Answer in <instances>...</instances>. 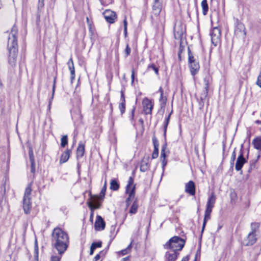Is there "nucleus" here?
<instances>
[{
  "mask_svg": "<svg viewBox=\"0 0 261 261\" xmlns=\"http://www.w3.org/2000/svg\"><path fill=\"white\" fill-rule=\"evenodd\" d=\"M51 239L52 246L58 251L59 254L62 255L69 247V234L67 231L59 226L53 229Z\"/></svg>",
  "mask_w": 261,
  "mask_h": 261,
  "instance_id": "f257e3e1",
  "label": "nucleus"
},
{
  "mask_svg": "<svg viewBox=\"0 0 261 261\" xmlns=\"http://www.w3.org/2000/svg\"><path fill=\"white\" fill-rule=\"evenodd\" d=\"M18 29L16 24L11 28V32L8 37L7 49L8 50V61L12 66H15L17 62L18 53L17 43Z\"/></svg>",
  "mask_w": 261,
  "mask_h": 261,
  "instance_id": "f03ea898",
  "label": "nucleus"
},
{
  "mask_svg": "<svg viewBox=\"0 0 261 261\" xmlns=\"http://www.w3.org/2000/svg\"><path fill=\"white\" fill-rule=\"evenodd\" d=\"M188 51V65L191 75L194 79L196 75L199 73L200 65L198 56L192 53L189 47L187 48Z\"/></svg>",
  "mask_w": 261,
  "mask_h": 261,
  "instance_id": "7ed1b4c3",
  "label": "nucleus"
},
{
  "mask_svg": "<svg viewBox=\"0 0 261 261\" xmlns=\"http://www.w3.org/2000/svg\"><path fill=\"white\" fill-rule=\"evenodd\" d=\"M216 198L217 197L214 192H212L208 197L206 204V208L204 211L201 233H203L207 221L211 219V213L212 212L213 208L215 206Z\"/></svg>",
  "mask_w": 261,
  "mask_h": 261,
  "instance_id": "20e7f679",
  "label": "nucleus"
},
{
  "mask_svg": "<svg viewBox=\"0 0 261 261\" xmlns=\"http://www.w3.org/2000/svg\"><path fill=\"white\" fill-rule=\"evenodd\" d=\"M260 226L259 222H253L250 223L251 231L244 239L243 243L246 246H252L257 242L258 240L257 232Z\"/></svg>",
  "mask_w": 261,
  "mask_h": 261,
  "instance_id": "39448f33",
  "label": "nucleus"
},
{
  "mask_svg": "<svg viewBox=\"0 0 261 261\" xmlns=\"http://www.w3.org/2000/svg\"><path fill=\"white\" fill-rule=\"evenodd\" d=\"M185 241L178 236H174L170 239L163 247L165 249H170L171 251L179 252L184 248Z\"/></svg>",
  "mask_w": 261,
  "mask_h": 261,
  "instance_id": "423d86ee",
  "label": "nucleus"
},
{
  "mask_svg": "<svg viewBox=\"0 0 261 261\" xmlns=\"http://www.w3.org/2000/svg\"><path fill=\"white\" fill-rule=\"evenodd\" d=\"M125 193L127 195L125 200L126 207H128L131 202L135 199L136 184H134V176H130L125 188Z\"/></svg>",
  "mask_w": 261,
  "mask_h": 261,
  "instance_id": "0eeeda50",
  "label": "nucleus"
},
{
  "mask_svg": "<svg viewBox=\"0 0 261 261\" xmlns=\"http://www.w3.org/2000/svg\"><path fill=\"white\" fill-rule=\"evenodd\" d=\"M89 197L87 202L89 208L93 207L95 210L100 209L104 199L97 194H92L91 190L89 191Z\"/></svg>",
  "mask_w": 261,
  "mask_h": 261,
  "instance_id": "6e6552de",
  "label": "nucleus"
},
{
  "mask_svg": "<svg viewBox=\"0 0 261 261\" xmlns=\"http://www.w3.org/2000/svg\"><path fill=\"white\" fill-rule=\"evenodd\" d=\"M141 105L142 113L145 115H149L151 119L154 106V100L145 97L142 100Z\"/></svg>",
  "mask_w": 261,
  "mask_h": 261,
  "instance_id": "1a4fd4ad",
  "label": "nucleus"
},
{
  "mask_svg": "<svg viewBox=\"0 0 261 261\" xmlns=\"http://www.w3.org/2000/svg\"><path fill=\"white\" fill-rule=\"evenodd\" d=\"M174 38L178 41L186 40V28L181 23L175 24L173 30Z\"/></svg>",
  "mask_w": 261,
  "mask_h": 261,
  "instance_id": "9d476101",
  "label": "nucleus"
},
{
  "mask_svg": "<svg viewBox=\"0 0 261 261\" xmlns=\"http://www.w3.org/2000/svg\"><path fill=\"white\" fill-rule=\"evenodd\" d=\"M163 9V3H152L150 18L152 23L160 20V14Z\"/></svg>",
  "mask_w": 261,
  "mask_h": 261,
  "instance_id": "9b49d317",
  "label": "nucleus"
},
{
  "mask_svg": "<svg viewBox=\"0 0 261 261\" xmlns=\"http://www.w3.org/2000/svg\"><path fill=\"white\" fill-rule=\"evenodd\" d=\"M204 85L203 90V96L200 97L201 102L200 103L201 107L204 106V100L206 98L210 88V85L212 83L213 78L211 75L207 74L205 76L203 80Z\"/></svg>",
  "mask_w": 261,
  "mask_h": 261,
  "instance_id": "f8f14e48",
  "label": "nucleus"
},
{
  "mask_svg": "<svg viewBox=\"0 0 261 261\" xmlns=\"http://www.w3.org/2000/svg\"><path fill=\"white\" fill-rule=\"evenodd\" d=\"M212 43L217 46L221 41V30L220 27H214L210 33Z\"/></svg>",
  "mask_w": 261,
  "mask_h": 261,
  "instance_id": "ddd939ff",
  "label": "nucleus"
},
{
  "mask_svg": "<svg viewBox=\"0 0 261 261\" xmlns=\"http://www.w3.org/2000/svg\"><path fill=\"white\" fill-rule=\"evenodd\" d=\"M234 34L238 37L245 38L247 34L246 28L243 23L237 20L235 28H234Z\"/></svg>",
  "mask_w": 261,
  "mask_h": 261,
  "instance_id": "4468645a",
  "label": "nucleus"
},
{
  "mask_svg": "<svg viewBox=\"0 0 261 261\" xmlns=\"http://www.w3.org/2000/svg\"><path fill=\"white\" fill-rule=\"evenodd\" d=\"M103 15L108 23L110 24L114 23L117 18L116 13L110 9H107L103 12Z\"/></svg>",
  "mask_w": 261,
  "mask_h": 261,
  "instance_id": "2eb2a0df",
  "label": "nucleus"
},
{
  "mask_svg": "<svg viewBox=\"0 0 261 261\" xmlns=\"http://www.w3.org/2000/svg\"><path fill=\"white\" fill-rule=\"evenodd\" d=\"M106 228V222L100 215H97L94 223V229L96 231H102Z\"/></svg>",
  "mask_w": 261,
  "mask_h": 261,
  "instance_id": "dca6fc26",
  "label": "nucleus"
},
{
  "mask_svg": "<svg viewBox=\"0 0 261 261\" xmlns=\"http://www.w3.org/2000/svg\"><path fill=\"white\" fill-rule=\"evenodd\" d=\"M158 92L160 93L159 101L160 108L164 111L168 100L167 96L164 95V89L161 86L159 87Z\"/></svg>",
  "mask_w": 261,
  "mask_h": 261,
  "instance_id": "f3484780",
  "label": "nucleus"
},
{
  "mask_svg": "<svg viewBox=\"0 0 261 261\" xmlns=\"http://www.w3.org/2000/svg\"><path fill=\"white\" fill-rule=\"evenodd\" d=\"M247 162V160H246L243 155V152L242 150H240V155L238 156L236 165H235V169L237 171H240L243 168L244 165Z\"/></svg>",
  "mask_w": 261,
  "mask_h": 261,
  "instance_id": "a211bd4d",
  "label": "nucleus"
},
{
  "mask_svg": "<svg viewBox=\"0 0 261 261\" xmlns=\"http://www.w3.org/2000/svg\"><path fill=\"white\" fill-rule=\"evenodd\" d=\"M150 164L149 163V157H143L141 161L140 170L141 172H145L149 170Z\"/></svg>",
  "mask_w": 261,
  "mask_h": 261,
  "instance_id": "6ab92c4d",
  "label": "nucleus"
},
{
  "mask_svg": "<svg viewBox=\"0 0 261 261\" xmlns=\"http://www.w3.org/2000/svg\"><path fill=\"white\" fill-rule=\"evenodd\" d=\"M185 192L191 196H194L196 193V187L194 182L190 180L185 185Z\"/></svg>",
  "mask_w": 261,
  "mask_h": 261,
  "instance_id": "aec40b11",
  "label": "nucleus"
},
{
  "mask_svg": "<svg viewBox=\"0 0 261 261\" xmlns=\"http://www.w3.org/2000/svg\"><path fill=\"white\" fill-rule=\"evenodd\" d=\"M120 102L119 104L118 108L121 115H123L125 112L126 101L125 97L124 90H121L120 91Z\"/></svg>",
  "mask_w": 261,
  "mask_h": 261,
  "instance_id": "412c9836",
  "label": "nucleus"
},
{
  "mask_svg": "<svg viewBox=\"0 0 261 261\" xmlns=\"http://www.w3.org/2000/svg\"><path fill=\"white\" fill-rule=\"evenodd\" d=\"M179 255V252L167 251L165 254V261H176Z\"/></svg>",
  "mask_w": 261,
  "mask_h": 261,
  "instance_id": "4be33fe9",
  "label": "nucleus"
},
{
  "mask_svg": "<svg viewBox=\"0 0 261 261\" xmlns=\"http://www.w3.org/2000/svg\"><path fill=\"white\" fill-rule=\"evenodd\" d=\"M72 153V149L66 148L61 154L59 162L60 164H64L68 161Z\"/></svg>",
  "mask_w": 261,
  "mask_h": 261,
  "instance_id": "5701e85b",
  "label": "nucleus"
},
{
  "mask_svg": "<svg viewBox=\"0 0 261 261\" xmlns=\"http://www.w3.org/2000/svg\"><path fill=\"white\" fill-rule=\"evenodd\" d=\"M85 153V145L84 143L80 142L76 150V158L78 160L83 158Z\"/></svg>",
  "mask_w": 261,
  "mask_h": 261,
  "instance_id": "b1692460",
  "label": "nucleus"
},
{
  "mask_svg": "<svg viewBox=\"0 0 261 261\" xmlns=\"http://www.w3.org/2000/svg\"><path fill=\"white\" fill-rule=\"evenodd\" d=\"M22 207L24 213L28 215L30 214L32 210V202L31 199H23Z\"/></svg>",
  "mask_w": 261,
  "mask_h": 261,
  "instance_id": "393cba45",
  "label": "nucleus"
},
{
  "mask_svg": "<svg viewBox=\"0 0 261 261\" xmlns=\"http://www.w3.org/2000/svg\"><path fill=\"white\" fill-rule=\"evenodd\" d=\"M179 41V48L177 53L178 59L179 62H181L182 60V54L185 51L186 45L187 44V40H180Z\"/></svg>",
  "mask_w": 261,
  "mask_h": 261,
  "instance_id": "a878e982",
  "label": "nucleus"
},
{
  "mask_svg": "<svg viewBox=\"0 0 261 261\" xmlns=\"http://www.w3.org/2000/svg\"><path fill=\"white\" fill-rule=\"evenodd\" d=\"M139 208V201L137 198L134 200L132 205L130 206L129 213L130 215H134L137 213Z\"/></svg>",
  "mask_w": 261,
  "mask_h": 261,
  "instance_id": "bb28decb",
  "label": "nucleus"
},
{
  "mask_svg": "<svg viewBox=\"0 0 261 261\" xmlns=\"http://www.w3.org/2000/svg\"><path fill=\"white\" fill-rule=\"evenodd\" d=\"M172 113H173V110H172L171 111L169 114V115L165 117L164 123H163L164 136L165 138H166V137L167 127H168V124L169 123L171 116Z\"/></svg>",
  "mask_w": 261,
  "mask_h": 261,
  "instance_id": "cd10ccee",
  "label": "nucleus"
},
{
  "mask_svg": "<svg viewBox=\"0 0 261 261\" xmlns=\"http://www.w3.org/2000/svg\"><path fill=\"white\" fill-rule=\"evenodd\" d=\"M32 192V182L29 183L25 189L23 199H31L30 196Z\"/></svg>",
  "mask_w": 261,
  "mask_h": 261,
  "instance_id": "c85d7f7f",
  "label": "nucleus"
},
{
  "mask_svg": "<svg viewBox=\"0 0 261 261\" xmlns=\"http://www.w3.org/2000/svg\"><path fill=\"white\" fill-rule=\"evenodd\" d=\"M120 188V184L117 179H112L110 181V189L113 191H118Z\"/></svg>",
  "mask_w": 261,
  "mask_h": 261,
  "instance_id": "c756f323",
  "label": "nucleus"
},
{
  "mask_svg": "<svg viewBox=\"0 0 261 261\" xmlns=\"http://www.w3.org/2000/svg\"><path fill=\"white\" fill-rule=\"evenodd\" d=\"M169 151L167 150V144L165 142L162 146L160 158H167V154Z\"/></svg>",
  "mask_w": 261,
  "mask_h": 261,
  "instance_id": "7c9ffc66",
  "label": "nucleus"
},
{
  "mask_svg": "<svg viewBox=\"0 0 261 261\" xmlns=\"http://www.w3.org/2000/svg\"><path fill=\"white\" fill-rule=\"evenodd\" d=\"M252 144L255 149L261 150V137H255L252 140Z\"/></svg>",
  "mask_w": 261,
  "mask_h": 261,
  "instance_id": "2f4dec72",
  "label": "nucleus"
},
{
  "mask_svg": "<svg viewBox=\"0 0 261 261\" xmlns=\"http://www.w3.org/2000/svg\"><path fill=\"white\" fill-rule=\"evenodd\" d=\"M202 12L203 15H206L208 11V6L207 0H202L201 3Z\"/></svg>",
  "mask_w": 261,
  "mask_h": 261,
  "instance_id": "473e14b6",
  "label": "nucleus"
},
{
  "mask_svg": "<svg viewBox=\"0 0 261 261\" xmlns=\"http://www.w3.org/2000/svg\"><path fill=\"white\" fill-rule=\"evenodd\" d=\"M153 70L156 75H159V67L155 65L154 63L149 64L147 67V70Z\"/></svg>",
  "mask_w": 261,
  "mask_h": 261,
  "instance_id": "72a5a7b5",
  "label": "nucleus"
},
{
  "mask_svg": "<svg viewBox=\"0 0 261 261\" xmlns=\"http://www.w3.org/2000/svg\"><path fill=\"white\" fill-rule=\"evenodd\" d=\"M68 143V139L67 135H64L61 139L60 145L61 147L64 148Z\"/></svg>",
  "mask_w": 261,
  "mask_h": 261,
  "instance_id": "f704fd0d",
  "label": "nucleus"
},
{
  "mask_svg": "<svg viewBox=\"0 0 261 261\" xmlns=\"http://www.w3.org/2000/svg\"><path fill=\"white\" fill-rule=\"evenodd\" d=\"M106 191H107V181L105 180L104 185H103L102 188H101L99 194L98 195L104 199L105 197V195H106Z\"/></svg>",
  "mask_w": 261,
  "mask_h": 261,
  "instance_id": "c9c22d12",
  "label": "nucleus"
},
{
  "mask_svg": "<svg viewBox=\"0 0 261 261\" xmlns=\"http://www.w3.org/2000/svg\"><path fill=\"white\" fill-rule=\"evenodd\" d=\"M152 143L154 149H159V142L158 141L157 138L155 136V132H154L153 133Z\"/></svg>",
  "mask_w": 261,
  "mask_h": 261,
  "instance_id": "e433bc0d",
  "label": "nucleus"
},
{
  "mask_svg": "<svg viewBox=\"0 0 261 261\" xmlns=\"http://www.w3.org/2000/svg\"><path fill=\"white\" fill-rule=\"evenodd\" d=\"M123 27H124V36L126 38L127 36V17L125 16L123 20Z\"/></svg>",
  "mask_w": 261,
  "mask_h": 261,
  "instance_id": "4c0bfd02",
  "label": "nucleus"
},
{
  "mask_svg": "<svg viewBox=\"0 0 261 261\" xmlns=\"http://www.w3.org/2000/svg\"><path fill=\"white\" fill-rule=\"evenodd\" d=\"M68 68L70 71V79L71 81H72L74 80L75 77L74 66H70Z\"/></svg>",
  "mask_w": 261,
  "mask_h": 261,
  "instance_id": "58836bf2",
  "label": "nucleus"
},
{
  "mask_svg": "<svg viewBox=\"0 0 261 261\" xmlns=\"http://www.w3.org/2000/svg\"><path fill=\"white\" fill-rule=\"evenodd\" d=\"M44 7V0H38L37 9L39 13L43 9Z\"/></svg>",
  "mask_w": 261,
  "mask_h": 261,
  "instance_id": "ea45409f",
  "label": "nucleus"
},
{
  "mask_svg": "<svg viewBox=\"0 0 261 261\" xmlns=\"http://www.w3.org/2000/svg\"><path fill=\"white\" fill-rule=\"evenodd\" d=\"M106 252L103 250L100 251L98 254H97L93 258V261H97L99 260L101 256H105L106 255Z\"/></svg>",
  "mask_w": 261,
  "mask_h": 261,
  "instance_id": "a19ab883",
  "label": "nucleus"
},
{
  "mask_svg": "<svg viewBox=\"0 0 261 261\" xmlns=\"http://www.w3.org/2000/svg\"><path fill=\"white\" fill-rule=\"evenodd\" d=\"M131 53V48L129 46L128 44H127L125 47V48L124 50V54L125 55V57L126 58L130 55Z\"/></svg>",
  "mask_w": 261,
  "mask_h": 261,
  "instance_id": "79ce46f5",
  "label": "nucleus"
},
{
  "mask_svg": "<svg viewBox=\"0 0 261 261\" xmlns=\"http://www.w3.org/2000/svg\"><path fill=\"white\" fill-rule=\"evenodd\" d=\"M91 246L95 250L97 248H100L102 246V242L101 241H99L97 242H93L91 244Z\"/></svg>",
  "mask_w": 261,
  "mask_h": 261,
  "instance_id": "37998d69",
  "label": "nucleus"
},
{
  "mask_svg": "<svg viewBox=\"0 0 261 261\" xmlns=\"http://www.w3.org/2000/svg\"><path fill=\"white\" fill-rule=\"evenodd\" d=\"M99 2L103 6H107L113 3V0H99Z\"/></svg>",
  "mask_w": 261,
  "mask_h": 261,
  "instance_id": "c03bdc74",
  "label": "nucleus"
},
{
  "mask_svg": "<svg viewBox=\"0 0 261 261\" xmlns=\"http://www.w3.org/2000/svg\"><path fill=\"white\" fill-rule=\"evenodd\" d=\"M34 253H35V258H38V253H39V248L38 246V243L37 240L35 241V246H34Z\"/></svg>",
  "mask_w": 261,
  "mask_h": 261,
  "instance_id": "a18cd8bd",
  "label": "nucleus"
},
{
  "mask_svg": "<svg viewBox=\"0 0 261 261\" xmlns=\"http://www.w3.org/2000/svg\"><path fill=\"white\" fill-rule=\"evenodd\" d=\"M161 164H162V168L164 171L165 169L166 166L167 165V158H160Z\"/></svg>",
  "mask_w": 261,
  "mask_h": 261,
  "instance_id": "49530a36",
  "label": "nucleus"
},
{
  "mask_svg": "<svg viewBox=\"0 0 261 261\" xmlns=\"http://www.w3.org/2000/svg\"><path fill=\"white\" fill-rule=\"evenodd\" d=\"M159 156V149H153V151L151 154V159H156Z\"/></svg>",
  "mask_w": 261,
  "mask_h": 261,
  "instance_id": "de8ad7c7",
  "label": "nucleus"
},
{
  "mask_svg": "<svg viewBox=\"0 0 261 261\" xmlns=\"http://www.w3.org/2000/svg\"><path fill=\"white\" fill-rule=\"evenodd\" d=\"M31 162V172L33 174H35L36 172V166H35V162Z\"/></svg>",
  "mask_w": 261,
  "mask_h": 261,
  "instance_id": "09e8293b",
  "label": "nucleus"
},
{
  "mask_svg": "<svg viewBox=\"0 0 261 261\" xmlns=\"http://www.w3.org/2000/svg\"><path fill=\"white\" fill-rule=\"evenodd\" d=\"M135 110H136V107L134 106L131 111L130 114L129 116V119L132 121H134Z\"/></svg>",
  "mask_w": 261,
  "mask_h": 261,
  "instance_id": "8fccbe9b",
  "label": "nucleus"
},
{
  "mask_svg": "<svg viewBox=\"0 0 261 261\" xmlns=\"http://www.w3.org/2000/svg\"><path fill=\"white\" fill-rule=\"evenodd\" d=\"M29 159L30 162H34L35 159L34 156L33 151L32 149H31L29 151Z\"/></svg>",
  "mask_w": 261,
  "mask_h": 261,
  "instance_id": "3c124183",
  "label": "nucleus"
},
{
  "mask_svg": "<svg viewBox=\"0 0 261 261\" xmlns=\"http://www.w3.org/2000/svg\"><path fill=\"white\" fill-rule=\"evenodd\" d=\"M90 211V221L91 222H93V216H94V212L95 210V208L93 207H91V208H89Z\"/></svg>",
  "mask_w": 261,
  "mask_h": 261,
  "instance_id": "603ef678",
  "label": "nucleus"
},
{
  "mask_svg": "<svg viewBox=\"0 0 261 261\" xmlns=\"http://www.w3.org/2000/svg\"><path fill=\"white\" fill-rule=\"evenodd\" d=\"M236 152L234 150L232 154H231V158H230V164L233 166V164H234V162L235 161V159H236Z\"/></svg>",
  "mask_w": 261,
  "mask_h": 261,
  "instance_id": "864d4df0",
  "label": "nucleus"
},
{
  "mask_svg": "<svg viewBox=\"0 0 261 261\" xmlns=\"http://www.w3.org/2000/svg\"><path fill=\"white\" fill-rule=\"evenodd\" d=\"M256 84L260 88H261V72L258 75L257 81L256 82Z\"/></svg>",
  "mask_w": 261,
  "mask_h": 261,
  "instance_id": "5fc2aeb1",
  "label": "nucleus"
},
{
  "mask_svg": "<svg viewBox=\"0 0 261 261\" xmlns=\"http://www.w3.org/2000/svg\"><path fill=\"white\" fill-rule=\"evenodd\" d=\"M88 29H89V32H90L92 34H93V31L94 30V25L93 24V22L88 24Z\"/></svg>",
  "mask_w": 261,
  "mask_h": 261,
  "instance_id": "6e6d98bb",
  "label": "nucleus"
},
{
  "mask_svg": "<svg viewBox=\"0 0 261 261\" xmlns=\"http://www.w3.org/2000/svg\"><path fill=\"white\" fill-rule=\"evenodd\" d=\"M61 257L57 255L51 256L50 261H60Z\"/></svg>",
  "mask_w": 261,
  "mask_h": 261,
  "instance_id": "4d7b16f0",
  "label": "nucleus"
},
{
  "mask_svg": "<svg viewBox=\"0 0 261 261\" xmlns=\"http://www.w3.org/2000/svg\"><path fill=\"white\" fill-rule=\"evenodd\" d=\"M67 65L68 67L74 65V63L72 57H70V58L68 60L67 62Z\"/></svg>",
  "mask_w": 261,
  "mask_h": 261,
  "instance_id": "13d9d810",
  "label": "nucleus"
},
{
  "mask_svg": "<svg viewBox=\"0 0 261 261\" xmlns=\"http://www.w3.org/2000/svg\"><path fill=\"white\" fill-rule=\"evenodd\" d=\"M57 76L54 79L53 85V94H54L55 91L56 84Z\"/></svg>",
  "mask_w": 261,
  "mask_h": 261,
  "instance_id": "bf43d9fd",
  "label": "nucleus"
},
{
  "mask_svg": "<svg viewBox=\"0 0 261 261\" xmlns=\"http://www.w3.org/2000/svg\"><path fill=\"white\" fill-rule=\"evenodd\" d=\"M135 80V70L133 69L132 70V74H131V82L132 83H134Z\"/></svg>",
  "mask_w": 261,
  "mask_h": 261,
  "instance_id": "052dcab7",
  "label": "nucleus"
},
{
  "mask_svg": "<svg viewBox=\"0 0 261 261\" xmlns=\"http://www.w3.org/2000/svg\"><path fill=\"white\" fill-rule=\"evenodd\" d=\"M120 253L123 255H124L128 253V252H127V248H125L124 249L120 251Z\"/></svg>",
  "mask_w": 261,
  "mask_h": 261,
  "instance_id": "680f3d73",
  "label": "nucleus"
},
{
  "mask_svg": "<svg viewBox=\"0 0 261 261\" xmlns=\"http://www.w3.org/2000/svg\"><path fill=\"white\" fill-rule=\"evenodd\" d=\"M255 163H253L250 165V168L248 169V172H250L251 170L255 168Z\"/></svg>",
  "mask_w": 261,
  "mask_h": 261,
  "instance_id": "e2e57ef3",
  "label": "nucleus"
},
{
  "mask_svg": "<svg viewBox=\"0 0 261 261\" xmlns=\"http://www.w3.org/2000/svg\"><path fill=\"white\" fill-rule=\"evenodd\" d=\"M95 249L92 247L91 246H90V252H89V254L90 255H92L94 253V251Z\"/></svg>",
  "mask_w": 261,
  "mask_h": 261,
  "instance_id": "0e129e2a",
  "label": "nucleus"
},
{
  "mask_svg": "<svg viewBox=\"0 0 261 261\" xmlns=\"http://www.w3.org/2000/svg\"><path fill=\"white\" fill-rule=\"evenodd\" d=\"M189 259V258L188 256H185L182 257L181 261H188Z\"/></svg>",
  "mask_w": 261,
  "mask_h": 261,
  "instance_id": "69168bd1",
  "label": "nucleus"
},
{
  "mask_svg": "<svg viewBox=\"0 0 261 261\" xmlns=\"http://www.w3.org/2000/svg\"><path fill=\"white\" fill-rule=\"evenodd\" d=\"M86 21H87V23L88 24H90V23H93L92 20H90L88 17H87V18H86Z\"/></svg>",
  "mask_w": 261,
  "mask_h": 261,
  "instance_id": "338daca9",
  "label": "nucleus"
},
{
  "mask_svg": "<svg viewBox=\"0 0 261 261\" xmlns=\"http://www.w3.org/2000/svg\"><path fill=\"white\" fill-rule=\"evenodd\" d=\"M122 261H129V257L127 256L122 258Z\"/></svg>",
  "mask_w": 261,
  "mask_h": 261,
  "instance_id": "774afa93",
  "label": "nucleus"
}]
</instances>
